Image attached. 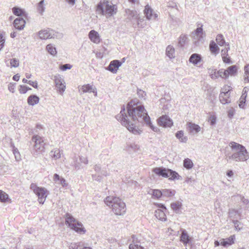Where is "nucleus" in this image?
Returning <instances> with one entry per match:
<instances>
[{
	"mask_svg": "<svg viewBox=\"0 0 249 249\" xmlns=\"http://www.w3.org/2000/svg\"><path fill=\"white\" fill-rule=\"evenodd\" d=\"M116 118L130 132L135 135H140L142 132V129L138 124L139 123H145L154 132L160 131L158 127L151 123L146 110L137 99L131 100L126 107L123 106Z\"/></svg>",
	"mask_w": 249,
	"mask_h": 249,
	"instance_id": "obj_1",
	"label": "nucleus"
},
{
	"mask_svg": "<svg viewBox=\"0 0 249 249\" xmlns=\"http://www.w3.org/2000/svg\"><path fill=\"white\" fill-rule=\"evenodd\" d=\"M229 147L231 152L226 154L227 161H245L249 159V154L244 146L231 142L229 143Z\"/></svg>",
	"mask_w": 249,
	"mask_h": 249,
	"instance_id": "obj_2",
	"label": "nucleus"
},
{
	"mask_svg": "<svg viewBox=\"0 0 249 249\" xmlns=\"http://www.w3.org/2000/svg\"><path fill=\"white\" fill-rule=\"evenodd\" d=\"M105 204L117 215H123L126 211L125 203L119 198L114 196H108L104 200Z\"/></svg>",
	"mask_w": 249,
	"mask_h": 249,
	"instance_id": "obj_3",
	"label": "nucleus"
},
{
	"mask_svg": "<svg viewBox=\"0 0 249 249\" xmlns=\"http://www.w3.org/2000/svg\"><path fill=\"white\" fill-rule=\"evenodd\" d=\"M97 12L108 18L116 14L117 6L111 0H101L97 7Z\"/></svg>",
	"mask_w": 249,
	"mask_h": 249,
	"instance_id": "obj_4",
	"label": "nucleus"
},
{
	"mask_svg": "<svg viewBox=\"0 0 249 249\" xmlns=\"http://www.w3.org/2000/svg\"><path fill=\"white\" fill-rule=\"evenodd\" d=\"M66 224L72 230L80 234H84L86 230L83 224L74 218L71 214H66Z\"/></svg>",
	"mask_w": 249,
	"mask_h": 249,
	"instance_id": "obj_5",
	"label": "nucleus"
},
{
	"mask_svg": "<svg viewBox=\"0 0 249 249\" xmlns=\"http://www.w3.org/2000/svg\"><path fill=\"white\" fill-rule=\"evenodd\" d=\"M30 189L37 196L38 202L41 204H44L49 194L48 191L45 187H39L34 183L30 185Z\"/></svg>",
	"mask_w": 249,
	"mask_h": 249,
	"instance_id": "obj_6",
	"label": "nucleus"
},
{
	"mask_svg": "<svg viewBox=\"0 0 249 249\" xmlns=\"http://www.w3.org/2000/svg\"><path fill=\"white\" fill-rule=\"evenodd\" d=\"M37 35L41 39L51 38H58L61 37V35L51 29H44L39 31Z\"/></svg>",
	"mask_w": 249,
	"mask_h": 249,
	"instance_id": "obj_7",
	"label": "nucleus"
},
{
	"mask_svg": "<svg viewBox=\"0 0 249 249\" xmlns=\"http://www.w3.org/2000/svg\"><path fill=\"white\" fill-rule=\"evenodd\" d=\"M32 141L34 142V155H37V153H42L44 151L45 143L43 139L41 137L38 135H35L32 137Z\"/></svg>",
	"mask_w": 249,
	"mask_h": 249,
	"instance_id": "obj_8",
	"label": "nucleus"
},
{
	"mask_svg": "<svg viewBox=\"0 0 249 249\" xmlns=\"http://www.w3.org/2000/svg\"><path fill=\"white\" fill-rule=\"evenodd\" d=\"M54 81L58 92L63 95L66 89V83L64 78L59 74L54 75Z\"/></svg>",
	"mask_w": 249,
	"mask_h": 249,
	"instance_id": "obj_9",
	"label": "nucleus"
},
{
	"mask_svg": "<svg viewBox=\"0 0 249 249\" xmlns=\"http://www.w3.org/2000/svg\"><path fill=\"white\" fill-rule=\"evenodd\" d=\"M192 36L195 41L202 42L204 40L206 36L205 32L203 31L202 26L198 27L194 32L192 33Z\"/></svg>",
	"mask_w": 249,
	"mask_h": 249,
	"instance_id": "obj_10",
	"label": "nucleus"
},
{
	"mask_svg": "<svg viewBox=\"0 0 249 249\" xmlns=\"http://www.w3.org/2000/svg\"><path fill=\"white\" fill-rule=\"evenodd\" d=\"M238 68L236 65H232L226 69H223L224 79H227L230 76H235L237 75Z\"/></svg>",
	"mask_w": 249,
	"mask_h": 249,
	"instance_id": "obj_11",
	"label": "nucleus"
},
{
	"mask_svg": "<svg viewBox=\"0 0 249 249\" xmlns=\"http://www.w3.org/2000/svg\"><path fill=\"white\" fill-rule=\"evenodd\" d=\"M158 124L159 125L164 127H170L173 125V122L168 116L164 115L158 119Z\"/></svg>",
	"mask_w": 249,
	"mask_h": 249,
	"instance_id": "obj_12",
	"label": "nucleus"
},
{
	"mask_svg": "<svg viewBox=\"0 0 249 249\" xmlns=\"http://www.w3.org/2000/svg\"><path fill=\"white\" fill-rule=\"evenodd\" d=\"M144 14L148 20L156 19L158 18V14L156 13L148 4L144 7Z\"/></svg>",
	"mask_w": 249,
	"mask_h": 249,
	"instance_id": "obj_13",
	"label": "nucleus"
},
{
	"mask_svg": "<svg viewBox=\"0 0 249 249\" xmlns=\"http://www.w3.org/2000/svg\"><path fill=\"white\" fill-rule=\"evenodd\" d=\"M208 73L212 79H216L219 77L224 79L223 69L217 71L216 69H209Z\"/></svg>",
	"mask_w": 249,
	"mask_h": 249,
	"instance_id": "obj_14",
	"label": "nucleus"
},
{
	"mask_svg": "<svg viewBox=\"0 0 249 249\" xmlns=\"http://www.w3.org/2000/svg\"><path fill=\"white\" fill-rule=\"evenodd\" d=\"M133 17L136 20V26L135 27H138L139 28H143L147 25V23L144 19V18H141L139 17L136 13V12H133Z\"/></svg>",
	"mask_w": 249,
	"mask_h": 249,
	"instance_id": "obj_15",
	"label": "nucleus"
},
{
	"mask_svg": "<svg viewBox=\"0 0 249 249\" xmlns=\"http://www.w3.org/2000/svg\"><path fill=\"white\" fill-rule=\"evenodd\" d=\"M187 126L189 132L192 134L199 133L201 129L199 125L191 122L187 123Z\"/></svg>",
	"mask_w": 249,
	"mask_h": 249,
	"instance_id": "obj_16",
	"label": "nucleus"
},
{
	"mask_svg": "<svg viewBox=\"0 0 249 249\" xmlns=\"http://www.w3.org/2000/svg\"><path fill=\"white\" fill-rule=\"evenodd\" d=\"M192 237H191L187 232L185 230L181 231V234L180 236V241L182 242L185 246L190 245L192 242Z\"/></svg>",
	"mask_w": 249,
	"mask_h": 249,
	"instance_id": "obj_17",
	"label": "nucleus"
},
{
	"mask_svg": "<svg viewBox=\"0 0 249 249\" xmlns=\"http://www.w3.org/2000/svg\"><path fill=\"white\" fill-rule=\"evenodd\" d=\"M235 236L232 235L226 239H220V245L224 247H228L233 244L235 242Z\"/></svg>",
	"mask_w": 249,
	"mask_h": 249,
	"instance_id": "obj_18",
	"label": "nucleus"
},
{
	"mask_svg": "<svg viewBox=\"0 0 249 249\" xmlns=\"http://www.w3.org/2000/svg\"><path fill=\"white\" fill-rule=\"evenodd\" d=\"M122 63L119 60H115L111 61L107 70L113 73L117 72L119 68L121 66Z\"/></svg>",
	"mask_w": 249,
	"mask_h": 249,
	"instance_id": "obj_19",
	"label": "nucleus"
},
{
	"mask_svg": "<svg viewBox=\"0 0 249 249\" xmlns=\"http://www.w3.org/2000/svg\"><path fill=\"white\" fill-rule=\"evenodd\" d=\"M81 90L83 93L92 92L94 93L95 96H97V95L96 88L95 86L90 84H87L83 86L81 88Z\"/></svg>",
	"mask_w": 249,
	"mask_h": 249,
	"instance_id": "obj_20",
	"label": "nucleus"
},
{
	"mask_svg": "<svg viewBox=\"0 0 249 249\" xmlns=\"http://www.w3.org/2000/svg\"><path fill=\"white\" fill-rule=\"evenodd\" d=\"M89 37L92 42L98 44L100 42V36L95 30H91L89 33Z\"/></svg>",
	"mask_w": 249,
	"mask_h": 249,
	"instance_id": "obj_21",
	"label": "nucleus"
},
{
	"mask_svg": "<svg viewBox=\"0 0 249 249\" xmlns=\"http://www.w3.org/2000/svg\"><path fill=\"white\" fill-rule=\"evenodd\" d=\"M25 21L23 18H17L14 21V26L18 30H22L25 25Z\"/></svg>",
	"mask_w": 249,
	"mask_h": 249,
	"instance_id": "obj_22",
	"label": "nucleus"
},
{
	"mask_svg": "<svg viewBox=\"0 0 249 249\" xmlns=\"http://www.w3.org/2000/svg\"><path fill=\"white\" fill-rule=\"evenodd\" d=\"M167 172H168V169L165 168L156 167L153 169V172L156 175L165 178H167Z\"/></svg>",
	"mask_w": 249,
	"mask_h": 249,
	"instance_id": "obj_23",
	"label": "nucleus"
},
{
	"mask_svg": "<svg viewBox=\"0 0 249 249\" xmlns=\"http://www.w3.org/2000/svg\"><path fill=\"white\" fill-rule=\"evenodd\" d=\"M231 94L220 93L219 99L220 103L223 105H226L231 103Z\"/></svg>",
	"mask_w": 249,
	"mask_h": 249,
	"instance_id": "obj_24",
	"label": "nucleus"
},
{
	"mask_svg": "<svg viewBox=\"0 0 249 249\" xmlns=\"http://www.w3.org/2000/svg\"><path fill=\"white\" fill-rule=\"evenodd\" d=\"M53 180L56 183L59 184L63 187H67L68 186V183L66 182V180L57 174H55L53 175Z\"/></svg>",
	"mask_w": 249,
	"mask_h": 249,
	"instance_id": "obj_25",
	"label": "nucleus"
},
{
	"mask_svg": "<svg viewBox=\"0 0 249 249\" xmlns=\"http://www.w3.org/2000/svg\"><path fill=\"white\" fill-rule=\"evenodd\" d=\"M201 61V56L197 53H193L189 58V62L194 65H197Z\"/></svg>",
	"mask_w": 249,
	"mask_h": 249,
	"instance_id": "obj_26",
	"label": "nucleus"
},
{
	"mask_svg": "<svg viewBox=\"0 0 249 249\" xmlns=\"http://www.w3.org/2000/svg\"><path fill=\"white\" fill-rule=\"evenodd\" d=\"M228 213L230 217L237 218L238 216L241 215L242 210L241 208L238 209H230Z\"/></svg>",
	"mask_w": 249,
	"mask_h": 249,
	"instance_id": "obj_27",
	"label": "nucleus"
},
{
	"mask_svg": "<svg viewBox=\"0 0 249 249\" xmlns=\"http://www.w3.org/2000/svg\"><path fill=\"white\" fill-rule=\"evenodd\" d=\"M155 215L156 218L162 221L166 220V216L163 210L161 209H158L155 212Z\"/></svg>",
	"mask_w": 249,
	"mask_h": 249,
	"instance_id": "obj_28",
	"label": "nucleus"
},
{
	"mask_svg": "<svg viewBox=\"0 0 249 249\" xmlns=\"http://www.w3.org/2000/svg\"><path fill=\"white\" fill-rule=\"evenodd\" d=\"M168 171L167 172V178H169L170 180H178L180 179L181 177L176 171L169 169H168Z\"/></svg>",
	"mask_w": 249,
	"mask_h": 249,
	"instance_id": "obj_29",
	"label": "nucleus"
},
{
	"mask_svg": "<svg viewBox=\"0 0 249 249\" xmlns=\"http://www.w3.org/2000/svg\"><path fill=\"white\" fill-rule=\"evenodd\" d=\"M209 49L211 53L214 55L219 53V48L216 43L213 40L210 41Z\"/></svg>",
	"mask_w": 249,
	"mask_h": 249,
	"instance_id": "obj_30",
	"label": "nucleus"
},
{
	"mask_svg": "<svg viewBox=\"0 0 249 249\" xmlns=\"http://www.w3.org/2000/svg\"><path fill=\"white\" fill-rule=\"evenodd\" d=\"M39 97L35 95H30L27 99V103L29 105L34 106L38 103Z\"/></svg>",
	"mask_w": 249,
	"mask_h": 249,
	"instance_id": "obj_31",
	"label": "nucleus"
},
{
	"mask_svg": "<svg viewBox=\"0 0 249 249\" xmlns=\"http://www.w3.org/2000/svg\"><path fill=\"white\" fill-rule=\"evenodd\" d=\"M176 137L181 142L186 143L188 141L187 137L184 136V132L182 130L178 131L176 133Z\"/></svg>",
	"mask_w": 249,
	"mask_h": 249,
	"instance_id": "obj_32",
	"label": "nucleus"
},
{
	"mask_svg": "<svg viewBox=\"0 0 249 249\" xmlns=\"http://www.w3.org/2000/svg\"><path fill=\"white\" fill-rule=\"evenodd\" d=\"M0 201L2 203H11V200L7 194L0 190Z\"/></svg>",
	"mask_w": 249,
	"mask_h": 249,
	"instance_id": "obj_33",
	"label": "nucleus"
},
{
	"mask_svg": "<svg viewBox=\"0 0 249 249\" xmlns=\"http://www.w3.org/2000/svg\"><path fill=\"white\" fill-rule=\"evenodd\" d=\"M50 156L54 160L59 159L61 158V151L59 149H54L50 152Z\"/></svg>",
	"mask_w": 249,
	"mask_h": 249,
	"instance_id": "obj_34",
	"label": "nucleus"
},
{
	"mask_svg": "<svg viewBox=\"0 0 249 249\" xmlns=\"http://www.w3.org/2000/svg\"><path fill=\"white\" fill-rule=\"evenodd\" d=\"M129 249H144L142 244L137 240H133V242L129 246Z\"/></svg>",
	"mask_w": 249,
	"mask_h": 249,
	"instance_id": "obj_35",
	"label": "nucleus"
},
{
	"mask_svg": "<svg viewBox=\"0 0 249 249\" xmlns=\"http://www.w3.org/2000/svg\"><path fill=\"white\" fill-rule=\"evenodd\" d=\"M166 54L170 59L174 58L175 57V55L174 47L170 45L168 46L166 49Z\"/></svg>",
	"mask_w": 249,
	"mask_h": 249,
	"instance_id": "obj_36",
	"label": "nucleus"
},
{
	"mask_svg": "<svg viewBox=\"0 0 249 249\" xmlns=\"http://www.w3.org/2000/svg\"><path fill=\"white\" fill-rule=\"evenodd\" d=\"M182 204L181 203L177 201L174 203H172L171 204V207L172 209L176 213H179L181 209Z\"/></svg>",
	"mask_w": 249,
	"mask_h": 249,
	"instance_id": "obj_37",
	"label": "nucleus"
},
{
	"mask_svg": "<svg viewBox=\"0 0 249 249\" xmlns=\"http://www.w3.org/2000/svg\"><path fill=\"white\" fill-rule=\"evenodd\" d=\"M47 51L52 55L55 56L57 53V51L54 46L52 44H49L46 46Z\"/></svg>",
	"mask_w": 249,
	"mask_h": 249,
	"instance_id": "obj_38",
	"label": "nucleus"
},
{
	"mask_svg": "<svg viewBox=\"0 0 249 249\" xmlns=\"http://www.w3.org/2000/svg\"><path fill=\"white\" fill-rule=\"evenodd\" d=\"M216 41L218 45L220 46L224 45L226 46V44H229V43L226 42L223 36L221 34H219L216 36Z\"/></svg>",
	"mask_w": 249,
	"mask_h": 249,
	"instance_id": "obj_39",
	"label": "nucleus"
},
{
	"mask_svg": "<svg viewBox=\"0 0 249 249\" xmlns=\"http://www.w3.org/2000/svg\"><path fill=\"white\" fill-rule=\"evenodd\" d=\"M243 77L244 83H249V64L244 67V74Z\"/></svg>",
	"mask_w": 249,
	"mask_h": 249,
	"instance_id": "obj_40",
	"label": "nucleus"
},
{
	"mask_svg": "<svg viewBox=\"0 0 249 249\" xmlns=\"http://www.w3.org/2000/svg\"><path fill=\"white\" fill-rule=\"evenodd\" d=\"M183 166L187 169H191L194 166V163L191 160L187 158L183 160Z\"/></svg>",
	"mask_w": 249,
	"mask_h": 249,
	"instance_id": "obj_41",
	"label": "nucleus"
},
{
	"mask_svg": "<svg viewBox=\"0 0 249 249\" xmlns=\"http://www.w3.org/2000/svg\"><path fill=\"white\" fill-rule=\"evenodd\" d=\"M45 6H44V0H41L37 4V12L42 15L43 12L45 11Z\"/></svg>",
	"mask_w": 249,
	"mask_h": 249,
	"instance_id": "obj_42",
	"label": "nucleus"
},
{
	"mask_svg": "<svg viewBox=\"0 0 249 249\" xmlns=\"http://www.w3.org/2000/svg\"><path fill=\"white\" fill-rule=\"evenodd\" d=\"M175 191L170 189H163L162 190V196L166 197H171L175 195Z\"/></svg>",
	"mask_w": 249,
	"mask_h": 249,
	"instance_id": "obj_43",
	"label": "nucleus"
},
{
	"mask_svg": "<svg viewBox=\"0 0 249 249\" xmlns=\"http://www.w3.org/2000/svg\"><path fill=\"white\" fill-rule=\"evenodd\" d=\"M12 11L13 14L17 16H21L24 14V12L22 9L17 7L13 8Z\"/></svg>",
	"mask_w": 249,
	"mask_h": 249,
	"instance_id": "obj_44",
	"label": "nucleus"
},
{
	"mask_svg": "<svg viewBox=\"0 0 249 249\" xmlns=\"http://www.w3.org/2000/svg\"><path fill=\"white\" fill-rule=\"evenodd\" d=\"M188 39L187 36L185 35H181L178 38V44L180 46H183L187 42Z\"/></svg>",
	"mask_w": 249,
	"mask_h": 249,
	"instance_id": "obj_45",
	"label": "nucleus"
},
{
	"mask_svg": "<svg viewBox=\"0 0 249 249\" xmlns=\"http://www.w3.org/2000/svg\"><path fill=\"white\" fill-rule=\"evenodd\" d=\"M232 88L227 85H224L221 89L220 93L231 94V91L232 90Z\"/></svg>",
	"mask_w": 249,
	"mask_h": 249,
	"instance_id": "obj_46",
	"label": "nucleus"
},
{
	"mask_svg": "<svg viewBox=\"0 0 249 249\" xmlns=\"http://www.w3.org/2000/svg\"><path fill=\"white\" fill-rule=\"evenodd\" d=\"M95 171L99 175L106 176V172L102 170L101 166L99 165H95L94 166Z\"/></svg>",
	"mask_w": 249,
	"mask_h": 249,
	"instance_id": "obj_47",
	"label": "nucleus"
},
{
	"mask_svg": "<svg viewBox=\"0 0 249 249\" xmlns=\"http://www.w3.org/2000/svg\"><path fill=\"white\" fill-rule=\"evenodd\" d=\"M151 192L152 196L155 198H159L162 196V191H161L160 190H152Z\"/></svg>",
	"mask_w": 249,
	"mask_h": 249,
	"instance_id": "obj_48",
	"label": "nucleus"
},
{
	"mask_svg": "<svg viewBox=\"0 0 249 249\" xmlns=\"http://www.w3.org/2000/svg\"><path fill=\"white\" fill-rule=\"evenodd\" d=\"M11 68H17L19 66V61L18 59L12 58L10 60Z\"/></svg>",
	"mask_w": 249,
	"mask_h": 249,
	"instance_id": "obj_49",
	"label": "nucleus"
},
{
	"mask_svg": "<svg viewBox=\"0 0 249 249\" xmlns=\"http://www.w3.org/2000/svg\"><path fill=\"white\" fill-rule=\"evenodd\" d=\"M230 50L229 44H226V46L224 49L221 50V56L222 58L228 56V52Z\"/></svg>",
	"mask_w": 249,
	"mask_h": 249,
	"instance_id": "obj_50",
	"label": "nucleus"
},
{
	"mask_svg": "<svg viewBox=\"0 0 249 249\" xmlns=\"http://www.w3.org/2000/svg\"><path fill=\"white\" fill-rule=\"evenodd\" d=\"M216 117L214 114L210 115L208 118V122L210 123V125H213L216 124Z\"/></svg>",
	"mask_w": 249,
	"mask_h": 249,
	"instance_id": "obj_51",
	"label": "nucleus"
},
{
	"mask_svg": "<svg viewBox=\"0 0 249 249\" xmlns=\"http://www.w3.org/2000/svg\"><path fill=\"white\" fill-rule=\"evenodd\" d=\"M246 98L241 96L239 99V107L241 108H245Z\"/></svg>",
	"mask_w": 249,
	"mask_h": 249,
	"instance_id": "obj_52",
	"label": "nucleus"
},
{
	"mask_svg": "<svg viewBox=\"0 0 249 249\" xmlns=\"http://www.w3.org/2000/svg\"><path fill=\"white\" fill-rule=\"evenodd\" d=\"M73 165L76 170H79L80 169V163L78 161V158L76 157L73 159Z\"/></svg>",
	"mask_w": 249,
	"mask_h": 249,
	"instance_id": "obj_53",
	"label": "nucleus"
},
{
	"mask_svg": "<svg viewBox=\"0 0 249 249\" xmlns=\"http://www.w3.org/2000/svg\"><path fill=\"white\" fill-rule=\"evenodd\" d=\"M235 110L233 107H230L227 111L228 116L230 119H231L234 115Z\"/></svg>",
	"mask_w": 249,
	"mask_h": 249,
	"instance_id": "obj_54",
	"label": "nucleus"
},
{
	"mask_svg": "<svg viewBox=\"0 0 249 249\" xmlns=\"http://www.w3.org/2000/svg\"><path fill=\"white\" fill-rule=\"evenodd\" d=\"M232 222L234 226L235 230L237 231H239L242 229V227H240L241 224L240 222L238 220H233Z\"/></svg>",
	"mask_w": 249,
	"mask_h": 249,
	"instance_id": "obj_55",
	"label": "nucleus"
},
{
	"mask_svg": "<svg viewBox=\"0 0 249 249\" xmlns=\"http://www.w3.org/2000/svg\"><path fill=\"white\" fill-rule=\"evenodd\" d=\"M80 163L87 165L89 163V160L87 156H79Z\"/></svg>",
	"mask_w": 249,
	"mask_h": 249,
	"instance_id": "obj_56",
	"label": "nucleus"
},
{
	"mask_svg": "<svg viewBox=\"0 0 249 249\" xmlns=\"http://www.w3.org/2000/svg\"><path fill=\"white\" fill-rule=\"evenodd\" d=\"M72 68V66L69 64H66L60 66V69L63 71H66L67 70H70Z\"/></svg>",
	"mask_w": 249,
	"mask_h": 249,
	"instance_id": "obj_57",
	"label": "nucleus"
},
{
	"mask_svg": "<svg viewBox=\"0 0 249 249\" xmlns=\"http://www.w3.org/2000/svg\"><path fill=\"white\" fill-rule=\"evenodd\" d=\"M18 90L21 94H25L27 92V86L20 85L19 87Z\"/></svg>",
	"mask_w": 249,
	"mask_h": 249,
	"instance_id": "obj_58",
	"label": "nucleus"
},
{
	"mask_svg": "<svg viewBox=\"0 0 249 249\" xmlns=\"http://www.w3.org/2000/svg\"><path fill=\"white\" fill-rule=\"evenodd\" d=\"M137 94L138 96L141 98H144L146 96V93L141 89H138L137 90Z\"/></svg>",
	"mask_w": 249,
	"mask_h": 249,
	"instance_id": "obj_59",
	"label": "nucleus"
},
{
	"mask_svg": "<svg viewBox=\"0 0 249 249\" xmlns=\"http://www.w3.org/2000/svg\"><path fill=\"white\" fill-rule=\"evenodd\" d=\"M13 153H14V154L15 155L16 160L17 161L19 160L20 159V154H19V153L18 151V150L17 149H14L13 150Z\"/></svg>",
	"mask_w": 249,
	"mask_h": 249,
	"instance_id": "obj_60",
	"label": "nucleus"
},
{
	"mask_svg": "<svg viewBox=\"0 0 249 249\" xmlns=\"http://www.w3.org/2000/svg\"><path fill=\"white\" fill-rule=\"evenodd\" d=\"M15 84L10 83L8 85V89L12 93L15 92Z\"/></svg>",
	"mask_w": 249,
	"mask_h": 249,
	"instance_id": "obj_61",
	"label": "nucleus"
},
{
	"mask_svg": "<svg viewBox=\"0 0 249 249\" xmlns=\"http://www.w3.org/2000/svg\"><path fill=\"white\" fill-rule=\"evenodd\" d=\"M29 83L28 84H29L30 85L32 86V87H33L34 88H36V89H37V87H38V84H37V81H31V80H29Z\"/></svg>",
	"mask_w": 249,
	"mask_h": 249,
	"instance_id": "obj_62",
	"label": "nucleus"
},
{
	"mask_svg": "<svg viewBox=\"0 0 249 249\" xmlns=\"http://www.w3.org/2000/svg\"><path fill=\"white\" fill-rule=\"evenodd\" d=\"M248 90H249V89L247 87H245L243 89L242 94L241 96L243 97L247 98V93H248Z\"/></svg>",
	"mask_w": 249,
	"mask_h": 249,
	"instance_id": "obj_63",
	"label": "nucleus"
},
{
	"mask_svg": "<svg viewBox=\"0 0 249 249\" xmlns=\"http://www.w3.org/2000/svg\"><path fill=\"white\" fill-rule=\"evenodd\" d=\"M70 249H78L79 245L77 243H71L69 247Z\"/></svg>",
	"mask_w": 249,
	"mask_h": 249,
	"instance_id": "obj_64",
	"label": "nucleus"
}]
</instances>
